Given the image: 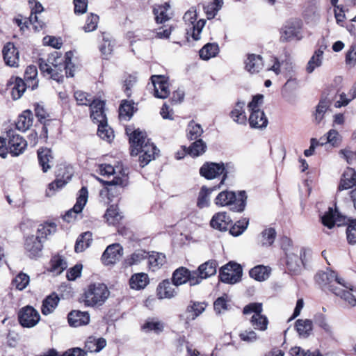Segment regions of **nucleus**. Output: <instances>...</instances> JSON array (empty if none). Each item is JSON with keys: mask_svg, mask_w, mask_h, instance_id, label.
<instances>
[{"mask_svg": "<svg viewBox=\"0 0 356 356\" xmlns=\"http://www.w3.org/2000/svg\"><path fill=\"white\" fill-rule=\"evenodd\" d=\"M7 136L8 137V148L12 156H17L22 154L27 146L26 140L13 130H9Z\"/></svg>", "mask_w": 356, "mask_h": 356, "instance_id": "obj_11", "label": "nucleus"}, {"mask_svg": "<svg viewBox=\"0 0 356 356\" xmlns=\"http://www.w3.org/2000/svg\"><path fill=\"white\" fill-rule=\"evenodd\" d=\"M134 112V102L131 101H122L119 108V117L121 120H129Z\"/></svg>", "mask_w": 356, "mask_h": 356, "instance_id": "obj_42", "label": "nucleus"}, {"mask_svg": "<svg viewBox=\"0 0 356 356\" xmlns=\"http://www.w3.org/2000/svg\"><path fill=\"white\" fill-rule=\"evenodd\" d=\"M33 115L30 110H26L19 115L15 123L16 128L21 131H26L33 125Z\"/></svg>", "mask_w": 356, "mask_h": 356, "instance_id": "obj_32", "label": "nucleus"}, {"mask_svg": "<svg viewBox=\"0 0 356 356\" xmlns=\"http://www.w3.org/2000/svg\"><path fill=\"white\" fill-rule=\"evenodd\" d=\"M186 22L189 21L191 24V27L187 31V34L191 35L194 40H198L200 38V33L203 27L205 25V21L200 19L195 23V14L193 12H187L184 16Z\"/></svg>", "mask_w": 356, "mask_h": 356, "instance_id": "obj_19", "label": "nucleus"}, {"mask_svg": "<svg viewBox=\"0 0 356 356\" xmlns=\"http://www.w3.org/2000/svg\"><path fill=\"white\" fill-rule=\"evenodd\" d=\"M105 217L106 218V220L111 224H115L119 222L122 218V216L119 213L118 209L114 206L110 207L106 210Z\"/></svg>", "mask_w": 356, "mask_h": 356, "instance_id": "obj_63", "label": "nucleus"}, {"mask_svg": "<svg viewBox=\"0 0 356 356\" xmlns=\"http://www.w3.org/2000/svg\"><path fill=\"white\" fill-rule=\"evenodd\" d=\"M56 230V225L54 222L44 223L40 225L38 228V236H40V238H47V236L54 234Z\"/></svg>", "mask_w": 356, "mask_h": 356, "instance_id": "obj_61", "label": "nucleus"}, {"mask_svg": "<svg viewBox=\"0 0 356 356\" xmlns=\"http://www.w3.org/2000/svg\"><path fill=\"white\" fill-rule=\"evenodd\" d=\"M276 237V232L275 229L269 227L265 229L259 236V243L262 246H270Z\"/></svg>", "mask_w": 356, "mask_h": 356, "instance_id": "obj_46", "label": "nucleus"}, {"mask_svg": "<svg viewBox=\"0 0 356 356\" xmlns=\"http://www.w3.org/2000/svg\"><path fill=\"white\" fill-rule=\"evenodd\" d=\"M131 156L139 155L138 161L141 167H145L151 161L155 159L159 150L147 138L146 132L139 129L134 131L129 136Z\"/></svg>", "mask_w": 356, "mask_h": 356, "instance_id": "obj_1", "label": "nucleus"}, {"mask_svg": "<svg viewBox=\"0 0 356 356\" xmlns=\"http://www.w3.org/2000/svg\"><path fill=\"white\" fill-rule=\"evenodd\" d=\"M231 223V219L225 212H220L215 214L211 220V226L220 231L227 229Z\"/></svg>", "mask_w": 356, "mask_h": 356, "instance_id": "obj_30", "label": "nucleus"}, {"mask_svg": "<svg viewBox=\"0 0 356 356\" xmlns=\"http://www.w3.org/2000/svg\"><path fill=\"white\" fill-rule=\"evenodd\" d=\"M220 188V185H218V186H215L213 188H209L206 186H202L200 191L199 196L197 198V204L198 207L204 208V207H208L209 204V201H210V199H209L210 194L211 193V192L213 190H216V188Z\"/></svg>", "mask_w": 356, "mask_h": 356, "instance_id": "obj_43", "label": "nucleus"}, {"mask_svg": "<svg viewBox=\"0 0 356 356\" xmlns=\"http://www.w3.org/2000/svg\"><path fill=\"white\" fill-rule=\"evenodd\" d=\"M189 270L184 268H177L172 274V282L175 286H178L188 282Z\"/></svg>", "mask_w": 356, "mask_h": 356, "instance_id": "obj_45", "label": "nucleus"}, {"mask_svg": "<svg viewBox=\"0 0 356 356\" xmlns=\"http://www.w3.org/2000/svg\"><path fill=\"white\" fill-rule=\"evenodd\" d=\"M217 262L215 260H209L201 264L197 271L201 277L207 279L216 273Z\"/></svg>", "mask_w": 356, "mask_h": 356, "instance_id": "obj_39", "label": "nucleus"}, {"mask_svg": "<svg viewBox=\"0 0 356 356\" xmlns=\"http://www.w3.org/2000/svg\"><path fill=\"white\" fill-rule=\"evenodd\" d=\"M104 102L96 99H94L90 104V118L95 123H102L106 120L104 113Z\"/></svg>", "mask_w": 356, "mask_h": 356, "instance_id": "obj_20", "label": "nucleus"}, {"mask_svg": "<svg viewBox=\"0 0 356 356\" xmlns=\"http://www.w3.org/2000/svg\"><path fill=\"white\" fill-rule=\"evenodd\" d=\"M99 172L103 176H113V179L109 181H102L106 186L108 194L113 196V193L118 192V188H124L128 185L129 183V172L128 169L124 168L122 164L118 163L115 166L110 164H101L99 165Z\"/></svg>", "mask_w": 356, "mask_h": 356, "instance_id": "obj_2", "label": "nucleus"}, {"mask_svg": "<svg viewBox=\"0 0 356 356\" xmlns=\"http://www.w3.org/2000/svg\"><path fill=\"white\" fill-rule=\"evenodd\" d=\"M270 274V268L263 265H258L252 268L250 272V276L254 280L263 282L266 280Z\"/></svg>", "mask_w": 356, "mask_h": 356, "instance_id": "obj_34", "label": "nucleus"}, {"mask_svg": "<svg viewBox=\"0 0 356 356\" xmlns=\"http://www.w3.org/2000/svg\"><path fill=\"white\" fill-rule=\"evenodd\" d=\"M149 283V278L146 273H138L133 275L129 280V285L132 289L140 290L144 289Z\"/></svg>", "mask_w": 356, "mask_h": 356, "instance_id": "obj_35", "label": "nucleus"}, {"mask_svg": "<svg viewBox=\"0 0 356 356\" xmlns=\"http://www.w3.org/2000/svg\"><path fill=\"white\" fill-rule=\"evenodd\" d=\"M38 64L42 72L50 75L51 79L58 83L64 80V75L62 74L63 70L67 75V54L64 57H61L56 52L55 54L49 56L47 60L40 58Z\"/></svg>", "mask_w": 356, "mask_h": 356, "instance_id": "obj_3", "label": "nucleus"}, {"mask_svg": "<svg viewBox=\"0 0 356 356\" xmlns=\"http://www.w3.org/2000/svg\"><path fill=\"white\" fill-rule=\"evenodd\" d=\"M243 64L245 70L250 74L260 72L264 66L262 56L256 54H248Z\"/></svg>", "mask_w": 356, "mask_h": 356, "instance_id": "obj_15", "label": "nucleus"}, {"mask_svg": "<svg viewBox=\"0 0 356 356\" xmlns=\"http://www.w3.org/2000/svg\"><path fill=\"white\" fill-rule=\"evenodd\" d=\"M34 2V6L31 8V14L29 17V22L31 24L33 25V29L39 31L44 27L45 24L43 21L39 19V17L38 14H40L43 11V7L40 2H38L35 0L33 1Z\"/></svg>", "mask_w": 356, "mask_h": 356, "instance_id": "obj_28", "label": "nucleus"}, {"mask_svg": "<svg viewBox=\"0 0 356 356\" xmlns=\"http://www.w3.org/2000/svg\"><path fill=\"white\" fill-rule=\"evenodd\" d=\"M97 135L102 139L106 140L107 142H111L113 139V131L112 129L108 127L107 120L98 124Z\"/></svg>", "mask_w": 356, "mask_h": 356, "instance_id": "obj_48", "label": "nucleus"}, {"mask_svg": "<svg viewBox=\"0 0 356 356\" xmlns=\"http://www.w3.org/2000/svg\"><path fill=\"white\" fill-rule=\"evenodd\" d=\"M38 159L43 172H47L52 166L53 155L49 148H41L38 150Z\"/></svg>", "mask_w": 356, "mask_h": 356, "instance_id": "obj_25", "label": "nucleus"}, {"mask_svg": "<svg viewBox=\"0 0 356 356\" xmlns=\"http://www.w3.org/2000/svg\"><path fill=\"white\" fill-rule=\"evenodd\" d=\"M30 281L29 276L25 273H19L13 280L12 284L17 289L22 291L29 284Z\"/></svg>", "mask_w": 356, "mask_h": 356, "instance_id": "obj_59", "label": "nucleus"}, {"mask_svg": "<svg viewBox=\"0 0 356 356\" xmlns=\"http://www.w3.org/2000/svg\"><path fill=\"white\" fill-rule=\"evenodd\" d=\"M332 104V99L328 97L323 96L316 107L314 113V122L319 124L324 118L325 113L329 109Z\"/></svg>", "mask_w": 356, "mask_h": 356, "instance_id": "obj_27", "label": "nucleus"}, {"mask_svg": "<svg viewBox=\"0 0 356 356\" xmlns=\"http://www.w3.org/2000/svg\"><path fill=\"white\" fill-rule=\"evenodd\" d=\"M90 322V315L87 312L73 310L68 314V324L74 327L86 325Z\"/></svg>", "mask_w": 356, "mask_h": 356, "instance_id": "obj_22", "label": "nucleus"}, {"mask_svg": "<svg viewBox=\"0 0 356 356\" xmlns=\"http://www.w3.org/2000/svg\"><path fill=\"white\" fill-rule=\"evenodd\" d=\"M123 254V248L119 243L108 245L102 256L105 265L114 264L120 259Z\"/></svg>", "mask_w": 356, "mask_h": 356, "instance_id": "obj_16", "label": "nucleus"}, {"mask_svg": "<svg viewBox=\"0 0 356 356\" xmlns=\"http://www.w3.org/2000/svg\"><path fill=\"white\" fill-rule=\"evenodd\" d=\"M92 234L90 232H85L81 234L76 240L74 250L76 252L83 251L86 248L90 245V241L91 240Z\"/></svg>", "mask_w": 356, "mask_h": 356, "instance_id": "obj_54", "label": "nucleus"}, {"mask_svg": "<svg viewBox=\"0 0 356 356\" xmlns=\"http://www.w3.org/2000/svg\"><path fill=\"white\" fill-rule=\"evenodd\" d=\"M18 319L20 325L24 327H33L35 326L40 319L38 312L31 306L22 307L18 313Z\"/></svg>", "mask_w": 356, "mask_h": 356, "instance_id": "obj_10", "label": "nucleus"}, {"mask_svg": "<svg viewBox=\"0 0 356 356\" xmlns=\"http://www.w3.org/2000/svg\"><path fill=\"white\" fill-rule=\"evenodd\" d=\"M149 268L152 271L159 269L166 261L165 256L159 252H152L147 255Z\"/></svg>", "mask_w": 356, "mask_h": 356, "instance_id": "obj_38", "label": "nucleus"}, {"mask_svg": "<svg viewBox=\"0 0 356 356\" xmlns=\"http://www.w3.org/2000/svg\"><path fill=\"white\" fill-rule=\"evenodd\" d=\"M248 121L252 128H264L268 124L267 118L261 110L251 111Z\"/></svg>", "mask_w": 356, "mask_h": 356, "instance_id": "obj_31", "label": "nucleus"}, {"mask_svg": "<svg viewBox=\"0 0 356 356\" xmlns=\"http://www.w3.org/2000/svg\"><path fill=\"white\" fill-rule=\"evenodd\" d=\"M323 55V49H318L314 52V55L309 59L306 67V70L308 73L313 72L316 67H320L321 65Z\"/></svg>", "mask_w": 356, "mask_h": 356, "instance_id": "obj_47", "label": "nucleus"}, {"mask_svg": "<svg viewBox=\"0 0 356 356\" xmlns=\"http://www.w3.org/2000/svg\"><path fill=\"white\" fill-rule=\"evenodd\" d=\"M43 248L42 241L40 236H31L26 238L25 249L30 257L38 256Z\"/></svg>", "mask_w": 356, "mask_h": 356, "instance_id": "obj_24", "label": "nucleus"}, {"mask_svg": "<svg viewBox=\"0 0 356 356\" xmlns=\"http://www.w3.org/2000/svg\"><path fill=\"white\" fill-rule=\"evenodd\" d=\"M187 149L188 154L191 156L193 157L199 156L206 152L207 145L202 139H198L195 140Z\"/></svg>", "mask_w": 356, "mask_h": 356, "instance_id": "obj_49", "label": "nucleus"}, {"mask_svg": "<svg viewBox=\"0 0 356 356\" xmlns=\"http://www.w3.org/2000/svg\"><path fill=\"white\" fill-rule=\"evenodd\" d=\"M110 296L107 286L103 283L90 284L83 294V302L88 307H96L103 305Z\"/></svg>", "mask_w": 356, "mask_h": 356, "instance_id": "obj_4", "label": "nucleus"}, {"mask_svg": "<svg viewBox=\"0 0 356 356\" xmlns=\"http://www.w3.org/2000/svg\"><path fill=\"white\" fill-rule=\"evenodd\" d=\"M2 54L3 60L8 66L13 67H17L19 66V51L13 42H7L3 46Z\"/></svg>", "mask_w": 356, "mask_h": 356, "instance_id": "obj_18", "label": "nucleus"}, {"mask_svg": "<svg viewBox=\"0 0 356 356\" xmlns=\"http://www.w3.org/2000/svg\"><path fill=\"white\" fill-rule=\"evenodd\" d=\"M170 6L165 3L163 6H159L154 9L156 21L157 23H163L168 21L170 17L168 14Z\"/></svg>", "mask_w": 356, "mask_h": 356, "instance_id": "obj_51", "label": "nucleus"}, {"mask_svg": "<svg viewBox=\"0 0 356 356\" xmlns=\"http://www.w3.org/2000/svg\"><path fill=\"white\" fill-rule=\"evenodd\" d=\"M225 170L223 163H210L204 164L200 169V173L207 179H213L220 175H223L220 183V185L223 184L227 177L226 174H224Z\"/></svg>", "mask_w": 356, "mask_h": 356, "instance_id": "obj_13", "label": "nucleus"}, {"mask_svg": "<svg viewBox=\"0 0 356 356\" xmlns=\"http://www.w3.org/2000/svg\"><path fill=\"white\" fill-rule=\"evenodd\" d=\"M207 307L204 302H194L192 305L187 307V312L191 314V320L195 319L202 313L204 312Z\"/></svg>", "mask_w": 356, "mask_h": 356, "instance_id": "obj_57", "label": "nucleus"}, {"mask_svg": "<svg viewBox=\"0 0 356 356\" xmlns=\"http://www.w3.org/2000/svg\"><path fill=\"white\" fill-rule=\"evenodd\" d=\"M175 285L168 280H163L157 287V296L159 299L171 298L177 294Z\"/></svg>", "mask_w": 356, "mask_h": 356, "instance_id": "obj_29", "label": "nucleus"}, {"mask_svg": "<svg viewBox=\"0 0 356 356\" xmlns=\"http://www.w3.org/2000/svg\"><path fill=\"white\" fill-rule=\"evenodd\" d=\"M114 42L108 34L103 33V42L99 46L103 58L108 59L113 53Z\"/></svg>", "mask_w": 356, "mask_h": 356, "instance_id": "obj_40", "label": "nucleus"}, {"mask_svg": "<svg viewBox=\"0 0 356 356\" xmlns=\"http://www.w3.org/2000/svg\"><path fill=\"white\" fill-rule=\"evenodd\" d=\"M345 287L339 286L335 291L334 294L337 296L341 297L344 300L348 305L352 307L356 306V298L353 295L350 291H353L350 284H346L345 283Z\"/></svg>", "mask_w": 356, "mask_h": 356, "instance_id": "obj_36", "label": "nucleus"}, {"mask_svg": "<svg viewBox=\"0 0 356 356\" xmlns=\"http://www.w3.org/2000/svg\"><path fill=\"white\" fill-rule=\"evenodd\" d=\"M316 280L322 287L334 293L339 286H346L343 280L339 277L334 271L330 269L317 273Z\"/></svg>", "mask_w": 356, "mask_h": 356, "instance_id": "obj_7", "label": "nucleus"}, {"mask_svg": "<svg viewBox=\"0 0 356 356\" xmlns=\"http://www.w3.org/2000/svg\"><path fill=\"white\" fill-rule=\"evenodd\" d=\"M300 24L299 22H291L282 29L280 40L282 42L291 41L293 39L300 40Z\"/></svg>", "mask_w": 356, "mask_h": 356, "instance_id": "obj_17", "label": "nucleus"}, {"mask_svg": "<svg viewBox=\"0 0 356 356\" xmlns=\"http://www.w3.org/2000/svg\"><path fill=\"white\" fill-rule=\"evenodd\" d=\"M346 235L348 242L351 244L356 243V219L352 220L350 222L347 229H346Z\"/></svg>", "mask_w": 356, "mask_h": 356, "instance_id": "obj_64", "label": "nucleus"}, {"mask_svg": "<svg viewBox=\"0 0 356 356\" xmlns=\"http://www.w3.org/2000/svg\"><path fill=\"white\" fill-rule=\"evenodd\" d=\"M245 102L238 100L234 106L229 113V117L236 123L241 125H245L247 117L245 112Z\"/></svg>", "mask_w": 356, "mask_h": 356, "instance_id": "obj_23", "label": "nucleus"}, {"mask_svg": "<svg viewBox=\"0 0 356 356\" xmlns=\"http://www.w3.org/2000/svg\"><path fill=\"white\" fill-rule=\"evenodd\" d=\"M314 321L316 325L323 329L326 333L331 334L332 329L327 322L326 316L322 313H316L314 316Z\"/></svg>", "mask_w": 356, "mask_h": 356, "instance_id": "obj_56", "label": "nucleus"}, {"mask_svg": "<svg viewBox=\"0 0 356 356\" xmlns=\"http://www.w3.org/2000/svg\"><path fill=\"white\" fill-rule=\"evenodd\" d=\"M34 111L35 116L40 122H50L51 119L49 114L45 110L44 106L40 103L34 105Z\"/></svg>", "mask_w": 356, "mask_h": 356, "instance_id": "obj_60", "label": "nucleus"}, {"mask_svg": "<svg viewBox=\"0 0 356 356\" xmlns=\"http://www.w3.org/2000/svg\"><path fill=\"white\" fill-rule=\"evenodd\" d=\"M88 189L83 186L78 192L75 204L68 210V222L82 218V211L88 202Z\"/></svg>", "mask_w": 356, "mask_h": 356, "instance_id": "obj_9", "label": "nucleus"}, {"mask_svg": "<svg viewBox=\"0 0 356 356\" xmlns=\"http://www.w3.org/2000/svg\"><path fill=\"white\" fill-rule=\"evenodd\" d=\"M55 173L56 179L49 184L48 189L46 192L47 196H52L56 191L64 187L67 183V178L65 177L67 165L65 164L58 165Z\"/></svg>", "mask_w": 356, "mask_h": 356, "instance_id": "obj_14", "label": "nucleus"}, {"mask_svg": "<svg viewBox=\"0 0 356 356\" xmlns=\"http://www.w3.org/2000/svg\"><path fill=\"white\" fill-rule=\"evenodd\" d=\"M38 70L36 66L31 65L26 67L24 73V79L27 82L28 87H31L32 90L38 87V81L36 80Z\"/></svg>", "mask_w": 356, "mask_h": 356, "instance_id": "obj_44", "label": "nucleus"}, {"mask_svg": "<svg viewBox=\"0 0 356 356\" xmlns=\"http://www.w3.org/2000/svg\"><path fill=\"white\" fill-rule=\"evenodd\" d=\"M187 138L191 140H197L202 133L203 129L200 124L195 123L193 121H191L187 127Z\"/></svg>", "mask_w": 356, "mask_h": 356, "instance_id": "obj_55", "label": "nucleus"}, {"mask_svg": "<svg viewBox=\"0 0 356 356\" xmlns=\"http://www.w3.org/2000/svg\"><path fill=\"white\" fill-rule=\"evenodd\" d=\"M246 198L245 191H240L236 195L234 192L223 191L217 195L215 203L221 207L232 205V210L241 212L245 209Z\"/></svg>", "mask_w": 356, "mask_h": 356, "instance_id": "obj_5", "label": "nucleus"}, {"mask_svg": "<svg viewBox=\"0 0 356 356\" xmlns=\"http://www.w3.org/2000/svg\"><path fill=\"white\" fill-rule=\"evenodd\" d=\"M262 312L263 306L259 302L250 303L245 305L243 310V313L245 315L253 314L250 323L254 329L265 331L268 327V320L265 315L261 314Z\"/></svg>", "mask_w": 356, "mask_h": 356, "instance_id": "obj_6", "label": "nucleus"}, {"mask_svg": "<svg viewBox=\"0 0 356 356\" xmlns=\"http://www.w3.org/2000/svg\"><path fill=\"white\" fill-rule=\"evenodd\" d=\"M74 96L79 105L89 106L95 99L91 95L81 90L74 92Z\"/></svg>", "mask_w": 356, "mask_h": 356, "instance_id": "obj_62", "label": "nucleus"}, {"mask_svg": "<svg viewBox=\"0 0 356 356\" xmlns=\"http://www.w3.org/2000/svg\"><path fill=\"white\" fill-rule=\"evenodd\" d=\"M321 221L324 226L332 229L336 224L340 226L345 222V218L335 209L329 208V210L321 217Z\"/></svg>", "mask_w": 356, "mask_h": 356, "instance_id": "obj_21", "label": "nucleus"}, {"mask_svg": "<svg viewBox=\"0 0 356 356\" xmlns=\"http://www.w3.org/2000/svg\"><path fill=\"white\" fill-rule=\"evenodd\" d=\"M242 268L238 264L230 261L220 269L219 277L221 282L234 284L241 280Z\"/></svg>", "mask_w": 356, "mask_h": 356, "instance_id": "obj_8", "label": "nucleus"}, {"mask_svg": "<svg viewBox=\"0 0 356 356\" xmlns=\"http://www.w3.org/2000/svg\"><path fill=\"white\" fill-rule=\"evenodd\" d=\"M74 52L72 51H68V76L73 77L76 72L79 71L81 68V64L76 58H74Z\"/></svg>", "mask_w": 356, "mask_h": 356, "instance_id": "obj_58", "label": "nucleus"}, {"mask_svg": "<svg viewBox=\"0 0 356 356\" xmlns=\"http://www.w3.org/2000/svg\"><path fill=\"white\" fill-rule=\"evenodd\" d=\"M148 252L143 250H137L126 259L129 266L137 265L147 259Z\"/></svg>", "mask_w": 356, "mask_h": 356, "instance_id": "obj_53", "label": "nucleus"}, {"mask_svg": "<svg viewBox=\"0 0 356 356\" xmlns=\"http://www.w3.org/2000/svg\"><path fill=\"white\" fill-rule=\"evenodd\" d=\"M59 297L55 293L48 296L42 302L41 312L44 315H48L54 312L59 302Z\"/></svg>", "mask_w": 356, "mask_h": 356, "instance_id": "obj_33", "label": "nucleus"}, {"mask_svg": "<svg viewBox=\"0 0 356 356\" xmlns=\"http://www.w3.org/2000/svg\"><path fill=\"white\" fill-rule=\"evenodd\" d=\"M151 81L154 87L153 95L159 99L167 98L170 93L168 78L163 75H152Z\"/></svg>", "mask_w": 356, "mask_h": 356, "instance_id": "obj_12", "label": "nucleus"}, {"mask_svg": "<svg viewBox=\"0 0 356 356\" xmlns=\"http://www.w3.org/2000/svg\"><path fill=\"white\" fill-rule=\"evenodd\" d=\"M163 323L155 318H148L142 326V330L146 332L154 331L159 333L163 330Z\"/></svg>", "mask_w": 356, "mask_h": 356, "instance_id": "obj_50", "label": "nucleus"}, {"mask_svg": "<svg viewBox=\"0 0 356 356\" xmlns=\"http://www.w3.org/2000/svg\"><path fill=\"white\" fill-rule=\"evenodd\" d=\"M356 184V172L351 168H347L342 174L338 191L347 190Z\"/></svg>", "mask_w": 356, "mask_h": 356, "instance_id": "obj_26", "label": "nucleus"}, {"mask_svg": "<svg viewBox=\"0 0 356 356\" xmlns=\"http://www.w3.org/2000/svg\"><path fill=\"white\" fill-rule=\"evenodd\" d=\"M296 328L301 337L307 338L313 330V322L309 319H298L296 322Z\"/></svg>", "mask_w": 356, "mask_h": 356, "instance_id": "obj_37", "label": "nucleus"}, {"mask_svg": "<svg viewBox=\"0 0 356 356\" xmlns=\"http://www.w3.org/2000/svg\"><path fill=\"white\" fill-rule=\"evenodd\" d=\"M28 86L27 82L25 83L22 79L16 77L12 88L11 95L14 99H19Z\"/></svg>", "mask_w": 356, "mask_h": 356, "instance_id": "obj_52", "label": "nucleus"}, {"mask_svg": "<svg viewBox=\"0 0 356 356\" xmlns=\"http://www.w3.org/2000/svg\"><path fill=\"white\" fill-rule=\"evenodd\" d=\"M219 52V47L217 43H207L199 51L202 59L207 60L216 56Z\"/></svg>", "mask_w": 356, "mask_h": 356, "instance_id": "obj_41", "label": "nucleus"}]
</instances>
